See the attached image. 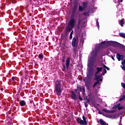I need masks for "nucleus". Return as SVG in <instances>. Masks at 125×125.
Returning <instances> with one entry per match:
<instances>
[{"label": "nucleus", "mask_w": 125, "mask_h": 125, "mask_svg": "<svg viewBox=\"0 0 125 125\" xmlns=\"http://www.w3.org/2000/svg\"><path fill=\"white\" fill-rule=\"evenodd\" d=\"M103 66H104V69H103L102 73L99 75H98V74H99V73H100V72L102 71L103 68H102V67H97L96 68L97 71L95 73V79L96 80L97 82H95V83H94V84L93 85V87H95V86H96V85H97V84H100V82H102V78H101V77H102V76H104V75H105V74H106V73H107V70H106V69L107 70H109V68H108V67L106 66V65H104Z\"/></svg>", "instance_id": "f257e3e1"}, {"label": "nucleus", "mask_w": 125, "mask_h": 125, "mask_svg": "<svg viewBox=\"0 0 125 125\" xmlns=\"http://www.w3.org/2000/svg\"><path fill=\"white\" fill-rule=\"evenodd\" d=\"M55 91L58 96H60L62 93V82L61 80H57L55 84Z\"/></svg>", "instance_id": "f03ea898"}, {"label": "nucleus", "mask_w": 125, "mask_h": 125, "mask_svg": "<svg viewBox=\"0 0 125 125\" xmlns=\"http://www.w3.org/2000/svg\"><path fill=\"white\" fill-rule=\"evenodd\" d=\"M77 23V21L74 18H71L68 21V24L66 28V32H71L72 29L75 27Z\"/></svg>", "instance_id": "7ed1b4c3"}, {"label": "nucleus", "mask_w": 125, "mask_h": 125, "mask_svg": "<svg viewBox=\"0 0 125 125\" xmlns=\"http://www.w3.org/2000/svg\"><path fill=\"white\" fill-rule=\"evenodd\" d=\"M78 44H79V38L78 37H74L72 39V45L73 47L74 51H77L78 48Z\"/></svg>", "instance_id": "20e7f679"}, {"label": "nucleus", "mask_w": 125, "mask_h": 125, "mask_svg": "<svg viewBox=\"0 0 125 125\" xmlns=\"http://www.w3.org/2000/svg\"><path fill=\"white\" fill-rule=\"evenodd\" d=\"M83 120H82L81 118L79 117V118H77V119H76V121L77 123L80 124V125H87V123L86 122V118H85V117H84V116H83Z\"/></svg>", "instance_id": "39448f33"}, {"label": "nucleus", "mask_w": 125, "mask_h": 125, "mask_svg": "<svg viewBox=\"0 0 125 125\" xmlns=\"http://www.w3.org/2000/svg\"><path fill=\"white\" fill-rule=\"evenodd\" d=\"M102 44H104V45H107V46H112V45H114V42H106L104 41L102 42Z\"/></svg>", "instance_id": "423d86ee"}, {"label": "nucleus", "mask_w": 125, "mask_h": 125, "mask_svg": "<svg viewBox=\"0 0 125 125\" xmlns=\"http://www.w3.org/2000/svg\"><path fill=\"white\" fill-rule=\"evenodd\" d=\"M18 82V78L15 77H12L11 79L10 80V83H11L13 85H15L16 83Z\"/></svg>", "instance_id": "0eeeda50"}, {"label": "nucleus", "mask_w": 125, "mask_h": 125, "mask_svg": "<svg viewBox=\"0 0 125 125\" xmlns=\"http://www.w3.org/2000/svg\"><path fill=\"white\" fill-rule=\"evenodd\" d=\"M70 97L71 99H73V100H77L78 97L77 96V95L73 91H71L70 92Z\"/></svg>", "instance_id": "6e6552de"}, {"label": "nucleus", "mask_w": 125, "mask_h": 125, "mask_svg": "<svg viewBox=\"0 0 125 125\" xmlns=\"http://www.w3.org/2000/svg\"><path fill=\"white\" fill-rule=\"evenodd\" d=\"M125 56L124 55H122L119 53L116 55V58L118 59V61H121L124 60Z\"/></svg>", "instance_id": "1a4fd4ad"}, {"label": "nucleus", "mask_w": 125, "mask_h": 125, "mask_svg": "<svg viewBox=\"0 0 125 125\" xmlns=\"http://www.w3.org/2000/svg\"><path fill=\"white\" fill-rule=\"evenodd\" d=\"M91 55L92 58L95 59L96 58V56H97V51L96 50H93L91 53Z\"/></svg>", "instance_id": "9d476101"}, {"label": "nucleus", "mask_w": 125, "mask_h": 125, "mask_svg": "<svg viewBox=\"0 0 125 125\" xmlns=\"http://www.w3.org/2000/svg\"><path fill=\"white\" fill-rule=\"evenodd\" d=\"M77 26L78 29L83 28V24H82V20H79L77 22Z\"/></svg>", "instance_id": "9b49d317"}, {"label": "nucleus", "mask_w": 125, "mask_h": 125, "mask_svg": "<svg viewBox=\"0 0 125 125\" xmlns=\"http://www.w3.org/2000/svg\"><path fill=\"white\" fill-rule=\"evenodd\" d=\"M103 112H104L105 113H107L108 114H112V113H115L116 111L115 110H108L106 109H103Z\"/></svg>", "instance_id": "f8f14e48"}, {"label": "nucleus", "mask_w": 125, "mask_h": 125, "mask_svg": "<svg viewBox=\"0 0 125 125\" xmlns=\"http://www.w3.org/2000/svg\"><path fill=\"white\" fill-rule=\"evenodd\" d=\"M70 60H71V58H68L66 59V67L67 69H68V68H69V65H70Z\"/></svg>", "instance_id": "ddd939ff"}, {"label": "nucleus", "mask_w": 125, "mask_h": 125, "mask_svg": "<svg viewBox=\"0 0 125 125\" xmlns=\"http://www.w3.org/2000/svg\"><path fill=\"white\" fill-rule=\"evenodd\" d=\"M77 88L79 90H80V91H81V92H83V91L85 90L84 89V87L81 85L78 86Z\"/></svg>", "instance_id": "4468645a"}, {"label": "nucleus", "mask_w": 125, "mask_h": 125, "mask_svg": "<svg viewBox=\"0 0 125 125\" xmlns=\"http://www.w3.org/2000/svg\"><path fill=\"white\" fill-rule=\"evenodd\" d=\"M20 104L21 106H25V105H26V102L24 100L21 101L20 102Z\"/></svg>", "instance_id": "2eb2a0df"}, {"label": "nucleus", "mask_w": 125, "mask_h": 125, "mask_svg": "<svg viewBox=\"0 0 125 125\" xmlns=\"http://www.w3.org/2000/svg\"><path fill=\"white\" fill-rule=\"evenodd\" d=\"M100 123L102 125H108V124L106 123V122L101 119L100 120Z\"/></svg>", "instance_id": "dca6fc26"}, {"label": "nucleus", "mask_w": 125, "mask_h": 125, "mask_svg": "<svg viewBox=\"0 0 125 125\" xmlns=\"http://www.w3.org/2000/svg\"><path fill=\"white\" fill-rule=\"evenodd\" d=\"M119 24L120 25H121L122 27H123L124 26V24H125V20L124 19L121 20L119 22Z\"/></svg>", "instance_id": "f3484780"}, {"label": "nucleus", "mask_w": 125, "mask_h": 125, "mask_svg": "<svg viewBox=\"0 0 125 125\" xmlns=\"http://www.w3.org/2000/svg\"><path fill=\"white\" fill-rule=\"evenodd\" d=\"M79 11H83V10H84V9H85V8L80 5L79 7Z\"/></svg>", "instance_id": "a211bd4d"}, {"label": "nucleus", "mask_w": 125, "mask_h": 125, "mask_svg": "<svg viewBox=\"0 0 125 125\" xmlns=\"http://www.w3.org/2000/svg\"><path fill=\"white\" fill-rule=\"evenodd\" d=\"M38 57L42 61V60L43 59V54H42V53L39 54Z\"/></svg>", "instance_id": "6ab92c4d"}, {"label": "nucleus", "mask_w": 125, "mask_h": 125, "mask_svg": "<svg viewBox=\"0 0 125 125\" xmlns=\"http://www.w3.org/2000/svg\"><path fill=\"white\" fill-rule=\"evenodd\" d=\"M121 106V104H117L114 105V107H112V109H117V108H119Z\"/></svg>", "instance_id": "aec40b11"}, {"label": "nucleus", "mask_w": 125, "mask_h": 125, "mask_svg": "<svg viewBox=\"0 0 125 125\" xmlns=\"http://www.w3.org/2000/svg\"><path fill=\"white\" fill-rule=\"evenodd\" d=\"M77 7H78V3H75L74 4V5H73V9H74V10H76Z\"/></svg>", "instance_id": "412c9836"}, {"label": "nucleus", "mask_w": 125, "mask_h": 125, "mask_svg": "<svg viewBox=\"0 0 125 125\" xmlns=\"http://www.w3.org/2000/svg\"><path fill=\"white\" fill-rule=\"evenodd\" d=\"M119 35L122 38H124V39H125V33H119Z\"/></svg>", "instance_id": "4be33fe9"}, {"label": "nucleus", "mask_w": 125, "mask_h": 125, "mask_svg": "<svg viewBox=\"0 0 125 125\" xmlns=\"http://www.w3.org/2000/svg\"><path fill=\"white\" fill-rule=\"evenodd\" d=\"M73 34H74V32H73V31H72L70 33V36H69V39H70V40H72V39L73 38Z\"/></svg>", "instance_id": "5701e85b"}, {"label": "nucleus", "mask_w": 125, "mask_h": 125, "mask_svg": "<svg viewBox=\"0 0 125 125\" xmlns=\"http://www.w3.org/2000/svg\"><path fill=\"white\" fill-rule=\"evenodd\" d=\"M83 7H84V8H85L87 5V2H83Z\"/></svg>", "instance_id": "b1692460"}, {"label": "nucleus", "mask_w": 125, "mask_h": 125, "mask_svg": "<svg viewBox=\"0 0 125 125\" xmlns=\"http://www.w3.org/2000/svg\"><path fill=\"white\" fill-rule=\"evenodd\" d=\"M112 52L113 53H118V49H113L112 50Z\"/></svg>", "instance_id": "393cba45"}, {"label": "nucleus", "mask_w": 125, "mask_h": 125, "mask_svg": "<svg viewBox=\"0 0 125 125\" xmlns=\"http://www.w3.org/2000/svg\"><path fill=\"white\" fill-rule=\"evenodd\" d=\"M125 96L124 95L122 98H121L119 100V101H123V100H125Z\"/></svg>", "instance_id": "a878e982"}, {"label": "nucleus", "mask_w": 125, "mask_h": 125, "mask_svg": "<svg viewBox=\"0 0 125 125\" xmlns=\"http://www.w3.org/2000/svg\"><path fill=\"white\" fill-rule=\"evenodd\" d=\"M82 96L83 97H85V90L83 91V92H82Z\"/></svg>", "instance_id": "bb28decb"}, {"label": "nucleus", "mask_w": 125, "mask_h": 125, "mask_svg": "<svg viewBox=\"0 0 125 125\" xmlns=\"http://www.w3.org/2000/svg\"><path fill=\"white\" fill-rule=\"evenodd\" d=\"M79 98L80 99V100H81V101H82V100H83V98H82V97H81V94H78Z\"/></svg>", "instance_id": "cd10ccee"}, {"label": "nucleus", "mask_w": 125, "mask_h": 125, "mask_svg": "<svg viewBox=\"0 0 125 125\" xmlns=\"http://www.w3.org/2000/svg\"><path fill=\"white\" fill-rule=\"evenodd\" d=\"M110 118H111V119H115V118H116V116L114 115H110Z\"/></svg>", "instance_id": "c85d7f7f"}, {"label": "nucleus", "mask_w": 125, "mask_h": 125, "mask_svg": "<svg viewBox=\"0 0 125 125\" xmlns=\"http://www.w3.org/2000/svg\"><path fill=\"white\" fill-rule=\"evenodd\" d=\"M121 68H122V69L123 70H124V71H125V65H121Z\"/></svg>", "instance_id": "c756f323"}, {"label": "nucleus", "mask_w": 125, "mask_h": 125, "mask_svg": "<svg viewBox=\"0 0 125 125\" xmlns=\"http://www.w3.org/2000/svg\"><path fill=\"white\" fill-rule=\"evenodd\" d=\"M96 23H97V26L98 28H99V22H98V20H96Z\"/></svg>", "instance_id": "7c9ffc66"}, {"label": "nucleus", "mask_w": 125, "mask_h": 125, "mask_svg": "<svg viewBox=\"0 0 125 125\" xmlns=\"http://www.w3.org/2000/svg\"><path fill=\"white\" fill-rule=\"evenodd\" d=\"M121 85L123 87V88H125V84L124 83H121Z\"/></svg>", "instance_id": "2f4dec72"}, {"label": "nucleus", "mask_w": 125, "mask_h": 125, "mask_svg": "<svg viewBox=\"0 0 125 125\" xmlns=\"http://www.w3.org/2000/svg\"><path fill=\"white\" fill-rule=\"evenodd\" d=\"M124 109V107L123 106H119L118 107V110H123Z\"/></svg>", "instance_id": "473e14b6"}, {"label": "nucleus", "mask_w": 125, "mask_h": 125, "mask_svg": "<svg viewBox=\"0 0 125 125\" xmlns=\"http://www.w3.org/2000/svg\"><path fill=\"white\" fill-rule=\"evenodd\" d=\"M84 104L85 107H86L88 106V104H87V103L84 102Z\"/></svg>", "instance_id": "72a5a7b5"}, {"label": "nucleus", "mask_w": 125, "mask_h": 125, "mask_svg": "<svg viewBox=\"0 0 125 125\" xmlns=\"http://www.w3.org/2000/svg\"><path fill=\"white\" fill-rule=\"evenodd\" d=\"M86 101H87L86 103H88V104H89V102H90V101L89 100V99L86 98Z\"/></svg>", "instance_id": "f704fd0d"}, {"label": "nucleus", "mask_w": 125, "mask_h": 125, "mask_svg": "<svg viewBox=\"0 0 125 125\" xmlns=\"http://www.w3.org/2000/svg\"><path fill=\"white\" fill-rule=\"evenodd\" d=\"M122 65H125V60H124L122 62Z\"/></svg>", "instance_id": "c9c22d12"}, {"label": "nucleus", "mask_w": 125, "mask_h": 125, "mask_svg": "<svg viewBox=\"0 0 125 125\" xmlns=\"http://www.w3.org/2000/svg\"><path fill=\"white\" fill-rule=\"evenodd\" d=\"M118 3H120V2H123V0H118Z\"/></svg>", "instance_id": "e433bc0d"}, {"label": "nucleus", "mask_w": 125, "mask_h": 125, "mask_svg": "<svg viewBox=\"0 0 125 125\" xmlns=\"http://www.w3.org/2000/svg\"><path fill=\"white\" fill-rule=\"evenodd\" d=\"M83 14L85 16H86L87 15V13H83Z\"/></svg>", "instance_id": "4c0bfd02"}, {"label": "nucleus", "mask_w": 125, "mask_h": 125, "mask_svg": "<svg viewBox=\"0 0 125 125\" xmlns=\"http://www.w3.org/2000/svg\"><path fill=\"white\" fill-rule=\"evenodd\" d=\"M111 58L114 61H115V59L114 58V57H113V56H111Z\"/></svg>", "instance_id": "58836bf2"}, {"label": "nucleus", "mask_w": 125, "mask_h": 125, "mask_svg": "<svg viewBox=\"0 0 125 125\" xmlns=\"http://www.w3.org/2000/svg\"><path fill=\"white\" fill-rule=\"evenodd\" d=\"M62 62H65V59H62Z\"/></svg>", "instance_id": "ea45409f"}, {"label": "nucleus", "mask_w": 125, "mask_h": 125, "mask_svg": "<svg viewBox=\"0 0 125 125\" xmlns=\"http://www.w3.org/2000/svg\"><path fill=\"white\" fill-rule=\"evenodd\" d=\"M78 91V90L76 89H75V92H76V93H77V92Z\"/></svg>", "instance_id": "a19ab883"}, {"label": "nucleus", "mask_w": 125, "mask_h": 125, "mask_svg": "<svg viewBox=\"0 0 125 125\" xmlns=\"http://www.w3.org/2000/svg\"><path fill=\"white\" fill-rule=\"evenodd\" d=\"M119 125H122V124H121V123H120Z\"/></svg>", "instance_id": "79ce46f5"}, {"label": "nucleus", "mask_w": 125, "mask_h": 125, "mask_svg": "<svg viewBox=\"0 0 125 125\" xmlns=\"http://www.w3.org/2000/svg\"><path fill=\"white\" fill-rule=\"evenodd\" d=\"M114 2H115V3H116V1H115Z\"/></svg>", "instance_id": "37998d69"}]
</instances>
